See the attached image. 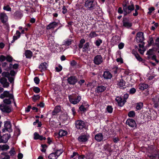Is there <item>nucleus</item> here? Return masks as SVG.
<instances>
[{
	"label": "nucleus",
	"instance_id": "nucleus-1",
	"mask_svg": "<svg viewBox=\"0 0 159 159\" xmlns=\"http://www.w3.org/2000/svg\"><path fill=\"white\" fill-rule=\"evenodd\" d=\"M123 10L121 7H119L118 10V12L120 14L124 13V16L130 13L134 10V5L133 2L131 1L130 2L127 0L124 1L122 4Z\"/></svg>",
	"mask_w": 159,
	"mask_h": 159
},
{
	"label": "nucleus",
	"instance_id": "nucleus-2",
	"mask_svg": "<svg viewBox=\"0 0 159 159\" xmlns=\"http://www.w3.org/2000/svg\"><path fill=\"white\" fill-rule=\"evenodd\" d=\"M85 40L84 39H82L80 40V43L78 44V47L79 48H82V51L84 52H88L90 51L89 47V42H86L83 46V44L85 43Z\"/></svg>",
	"mask_w": 159,
	"mask_h": 159
},
{
	"label": "nucleus",
	"instance_id": "nucleus-3",
	"mask_svg": "<svg viewBox=\"0 0 159 159\" xmlns=\"http://www.w3.org/2000/svg\"><path fill=\"white\" fill-rule=\"evenodd\" d=\"M96 3L94 0H87L84 4V6L89 10H93L94 9Z\"/></svg>",
	"mask_w": 159,
	"mask_h": 159
},
{
	"label": "nucleus",
	"instance_id": "nucleus-4",
	"mask_svg": "<svg viewBox=\"0 0 159 159\" xmlns=\"http://www.w3.org/2000/svg\"><path fill=\"white\" fill-rule=\"evenodd\" d=\"M0 109L2 111L4 112L9 113L11 111V107L7 104H5L0 105Z\"/></svg>",
	"mask_w": 159,
	"mask_h": 159
},
{
	"label": "nucleus",
	"instance_id": "nucleus-5",
	"mask_svg": "<svg viewBox=\"0 0 159 159\" xmlns=\"http://www.w3.org/2000/svg\"><path fill=\"white\" fill-rule=\"evenodd\" d=\"M144 39V38L143 32H139L137 33L136 37V41L137 42L142 43Z\"/></svg>",
	"mask_w": 159,
	"mask_h": 159
},
{
	"label": "nucleus",
	"instance_id": "nucleus-6",
	"mask_svg": "<svg viewBox=\"0 0 159 159\" xmlns=\"http://www.w3.org/2000/svg\"><path fill=\"white\" fill-rule=\"evenodd\" d=\"M76 127L78 129H81L85 127L84 122L81 120H78L75 122Z\"/></svg>",
	"mask_w": 159,
	"mask_h": 159
},
{
	"label": "nucleus",
	"instance_id": "nucleus-7",
	"mask_svg": "<svg viewBox=\"0 0 159 159\" xmlns=\"http://www.w3.org/2000/svg\"><path fill=\"white\" fill-rule=\"evenodd\" d=\"M93 61L95 64L99 65L102 63L103 58L101 55H98L94 57Z\"/></svg>",
	"mask_w": 159,
	"mask_h": 159
},
{
	"label": "nucleus",
	"instance_id": "nucleus-8",
	"mask_svg": "<svg viewBox=\"0 0 159 159\" xmlns=\"http://www.w3.org/2000/svg\"><path fill=\"white\" fill-rule=\"evenodd\" d=\"M4 126L5 127L4 129H2V132H4L5 130L11 132L12 131V129H11V122L9 121H6L5 122Z\"/></svg>",
	"mask_w": 159,
	"mask_h": 159
},
{
	"label": "nucleus",
	"instance_id": "nucleus-9",
	"mask_svg": "<svg viewBox=\"0 0 159 159\" xmlns=\"http://www.w3.org/2000/svg\"><path fill=\"white\" fill-rule=\"evenodd\" d=\"M69 98L70 102L74 104H75L78 103L81 99V97L80 96H78L77 98H72L71 95L69 96Z\"/></svg>",
	"mask_w": 159,
	"mask_h": 159
},
{
	"label": "nucleus",
	"instance_id": "nucleus-10",
	"mask_svg": "<svg viewBox=\"0 0 159 159\" xmlns=\"http://www.w3.org/2000/svg\"><path fill=\"white\" fill-rule=\"evenodd\" d=\"M126 124L132 128L136 127V126L135 121L132 119L129 118L126 121Z\"/></svg>",
	"mask_w": 159,
	"mask_h": 159
},
{
	"label": "nucleus",
	"instance_id": "nucleus-11",
	"mask_svg": "<svg viewBox=\"0 0 159 159\" xmlns=\"http://www.w3.org/2000/svg\"><path fill=\"white\" fill-rule=\"evenodd\" d=\"M89 138V136L86 135H81L79 136L78 138V140L79 142L84 143L87 142Z\"/></svg>",
	"mask_w": 159,
	"mask_h": 159
},
{
	"label": "nucleus",
	"instance_id": "nucleus-12",
	"mask_svg": "<svg viewBox=\"0 0 159 159\" xmlns=\"http://www.w3.org/2000/svg\"><path fill=\"white\" fill-rule=\"evenodd\" d=\"M0 83L4 88H7L9 86V84L7 82V79L5 77H0Z\"/></svg>",
	"mask_w": 159,
	"mask_h": 159
},
{
	"label": "nucleus",
	"instance_id": "nucleus-13",
	"mask_svg": "<svg viewBox=\"0 0 159 159\" xmlns=\"http://www.w3.org/2000/svg\"><path fill=\"white\" fill-rule=\"evenodd\" d=\"M67 80L69 84L72 85L75 84L77 81L76 77L75 76H71L68 77Z\"/></svg>",
	"mask_w": 159,
	"mask_h": 159
},
{
	"label": "nucleus",
	"instance_id": "nucleus-14",
	"mask_svg": "<svg viewBox=\"0 0 159 159\" xmlns=\"http://www.w3.org/2000/svg\"><path fill=\"white\" fill-rule=\"evenodd\" d=\"M115 100L117 102L118 106L121 107H123L126 102L125 100H122L121 97L119 96L117 97L115 99Z\"/></svg>",
	"mask_w": 159,
	"mask_h": 159
},
{
	"label": "nucleus",
	"instance_id": "nucleus-15",
	"mask_svg": "<svg viewBox=\"0 0 159 159\" xmlns=\"http://www.w3.org/2000/svg\"><path fill=\"white\" fill-rule=\"evenodd\" d=\"M123 26L129 28L132 25V24L130 22L129 20L126 18H123Z\"/></svg>",
	"mask_w": 159,
	"mask_h": 159
},
{
	"label": "nucleus",
	"instance_id": "nucleus-16",
	"mask_svg": "<svg viewBox=\"0 0 159 159\" xmlns=\"http://www.w3.org/2000/svg\"><path fill=\"white\" fill-rule=\"evenodd\" d=\"M0 20L2 22L5 24L7 21L8 17L6 14L4 13H1L0 14Z\"/></svg>",
	"mask_w": 159,
	"mask_h": 159
},
{
	"label": "nucleus",
	"instance_id": "nucleus-17",
	"mask_svg": "<svg viewBox=\"0 0 159 159\" xmlns=\"http://www.w3.org/2000/svg\"><path fill=\"white\" fill-rule=\"evenodd\" d=\"M10 137L11 135L9 133L5 134L1 136V140L3 142V143H6Z\"/></svg>",
	"mask_w": 159,
	"mask_h": 159
},
{
	"label": "nucleus",
	"instance_id": "nucleus-18",
	"mask_svg": "<svg viewBox=\"0 0 159 159\" xmlns=\"http://www.w3.org/2000/svg\"><path fill=\"white\" fill-rule=\"evenodd\" d=\"M48 66V64L45 62L41 63L39 66V68L40 69L41 72L47 70V66Z\"/></svg>",
	"mask_w": 159,
	"mask_h": 159
},
{
	"label": "nucleus",
	"instance_id": "nucleus-19",
	"mask_svg": "<svg viewBox=\"0 0 159 159\" xmlns=\"http://www.w3.org/2000/svg\"><path fill=\"white\" fill-rule=\"evenodd\" d=\"M58 25V23L54 21L50 23L47 26L46 29L47 30L53 29Z\"/></svg>",
	"mask_w": 159,
	"mask_h": 159
},
{
	"label": "nucleus",
	"instance_id": "nucleus-20",
	"mask_svg": "<svg viewBox=\"0 0 159 159\" xmlns=\"http://www.w3.org/2000/svg\"><path fill=\"white\" fill-rule=\"evenodd\" d=\"M103 78L105 79H111L112 75L111 73L109 71H105L104 72L103 75Z\"/></svg>",
	"mask_w": 159,
	"mask_h": 159
},
{
	"label": "nucleus",
	"instance_id": "nucleus-21",
	"mask_svg": "<svg viewBox=\"0 0 159 159\" xmlns=\"http://www.w3.org/2000/svg\"><path fill=\"white\" fill-rule=\"evenodd\" d=\"M106 86L102 85L98 86L96 89V91L98 93L102 92L106 89Z\"/></svg>",
	"mask_w": 159,
	"mask_h": 159
},
{
	"label": "nucleus",
	"instance_id": "nucleus-22",
	"mask_svg": "<svg viewBox=\"0 0 159 159\" xmlns=\"http://www.w3.org/2000/svg\"><path fill=\"white\" fill-rule=\"evenodd\" d=\"M103 136L101 133H99L95 136V139L98 142H100L102 141L103 139Z\"/></svg>",
	"mask_w": 159,
	"mask_h": 159
},
{
	"label": "nucleus",
	"instance_id": "nucleus-23",
	"mask_svg": "<svg viewBox=\"0 0 159 159\" xmlns=\"http://www.w3.org/2000/svg\"><path fill=\"white\" fill-rule=\"evenodd\" d=\"M61 110V107L60 106H56L52 112V115L53 116L56 115L57 113L60 111Z\"/></svg>",
	"mask_w": 159,
	"mask_h": 159
},
{
	"label": "nucleus",
	"instance_id": "nucleus-24",
	"mask_svg": "<svg viewBox=\"0 0 159 159\" xmlns=\"http://www.w3.org/2000/svg\"><path fill=\"white\" fill-rule=\"evenodd\" d=\"M24 55L27 58L30 59L32 56L33 53L30 50H26L25 51Z\"/></svg>",
	"mask_w": 159,
	"mask_h": 159
},
{
	"label": "nucleus",
	"instance_id": "nucleus-25",
	"mask_svg": "<svg viewBox=\"0 0 159 159\" xmlns=\"http://www.w3.org/2000/svg\"><path fill=\"white\" fill-rule=\"evenodd\" d=\"M118 86L120 89H123L126 87L125 85V82L123 80H121L120 81L117 83Z\"/></svg>",
	"mask_w": 159,
	"mask_h": 159
},
{
	"label": "nucleus",
	"instance_id": "nucleus-26",
	"mask_svg": "<svg viewBox=\"0 0 159 159\" xmlns=\"http://www.w3.org/2000/svg\"><path fill=\"white\" fill-rule=\"evenodd\" d=\"M132 53L139 61H142V58L140 56L139 54L136 52L133 51Z\"/></svg>",
	"mask_w": 159,
	"mask_h": 159
},
{
	"label": "nucleus",
	"instance_id": "nucleus-27",
	"mask_svg": "<svg viewBox=\"0 0 159 159\" xmlns=\"http://www.w3.org/2000/svg\"><path fill=\"white\" fill-rule=\"evenodd\" d=\"M22 16V14L19 11H16L14 14V17L16 19H20Z\"/></svg>",
	"mask_w": 159,
	"mask_h": 159
},
{
	"label": "nucleus",
	"instance_id": "nucleus-28",
	"mask_svg": "<svg viewBox=\"0 0 159 159\" xmlns=\"http://www.w3.org/2000/svg\"><path fill=\"white\" fill-rule=\"evenodd\" d=\"M148 84H140L139 85V88L140 89L143 90L148 87Z\"/></svg>",
	"mask_w": 159,
	"mask_h": 159
},
{
	"label": "nucleus",
	"instance_id": "nucleus-29",
	"mask_svg": "<svg viewBox=\"0 0 159 159\" xmlns=\"http://www.w3.org/2000/svg\"><path fill=\"white\" fill-rule=\"evenodd\" d=\"M48 158L49 159H57L58 158L56 153L55 152L51 153L49 156Z\"/></svg>",
	"mask_w": 159,
	"mask_h": 159
},
{
	"label": "nucleus",
	"instance_id": "nucleus-30",
	"mask_svg": "<svg viewBox=\"0 0 159 159\" xmlns=\"http://www.w3.org/2000/svg\"><path fill=\"white\" fill-rule=\"evenodd\" d=\"M72 41L71 39H67L64 41L63 45L66 46H68L71 44Z\"/></svg>",
	"mask_w": 159,
	"mask_h": 159
},
{
	"label": "nucleus",
	"instance_id": "nucleus-31",
	"mask_svg": "<svg viewBox=\"0 0 159 159\" xmlns=\"http://www.w3.org/2000/svg\"><path fill=\"white\" fill-rule=\"evenodd\" d=\"M67 133L66 131L64 130L61 129L59 130V135L61 137H62L66 135Z\"/></svg>",
	"mask_w": 159,
	"mask_h": 159
},
{
	"label": "nucleus",
	"instance_id": "nucleus-32",
	"mask_svg": "<svg viewBox=\"0 0 159 159\" xmlns=\"http://www.w3.org/2000/svg\"><path fill=\"white\" fill-rule=\"evenodd\" d=\"M55 151V152H54L56 153V154L57 156V157L59 156L63 152V150L62 149L57 150L56 151Z\"/></svg>",
	"mask_w": 159,
	"mask_h": 159
},
{
	"label": "nucleus",
	"instance_id": "nucleus-33",
	"mask_svg": "<svg viewBox=\"0 0 159 159\" xmlns=\"http://www.w3.org/2000/svg\"><path fill=\"white\" fill-rule=\"evenodd\" d=\"M2 150H7L9 149V146L6 144H3L1 145Z\"/></svg>",
	"mask_w": 159,
	"mask_h": 159
},
{
	"label": "nucleus",
	"instance_id": "nucleus-34",
	"mask_svg": "<svg viewBox=\"0 0 159 159\" xmlns=\"http://www.w3.org/2000/svg\"><path fill=\"white\" fill-rule=\"evenodd\" d=\"M98 36L95 32L93 31L91 32L89 34V37L91 38H93L96 37Z\"/></svg>",
	"mask_w": 159,
	"mask_h": 159
},
{
	"label": "nucleus",
	"instance_id": "nucleus-35",
	"mask_svg": "<svg viewBox=\"0 0 159 159\" xmlns=\"http://www.w3.org/2000/svg\"><path fill=\"white\" fill-rule=\"evenodd\" d=\"M143 106V103L139 102L136 104V109L137 110H140Z\"/></svg>",
	"mask_w": 159,
	"mask_h": 159
},
{
	"label": "nucleus",
	"instance_id": "nucleus-36",
	"mask_svg": "<svg viewBox=\"0 0 159 159\" xmlns=\"http://www.w3.org/2000/svg\"><path fill=\"white\" fill-rule=\"evenodd\" d=\"M40 97L39 95H34L32 97V99L34 102H35L37 100H39L40 98Z\"/></svg>",
	"mask_w": 159,
	"mask_h": 159
},
{
	"label": "nucleus",
	"instance_id": "nucleus-37",
	"mask_svg": "<svg viewBox=\"0 0 159 159\" xmlns=\"http://www.w3.org/2000/svg\"><path fill=\"white\" fill-rule=\"evenodd\" d=\"M128 115L129 117H134L135 116V112L133 111H131L128 113Z\"/></svg>",
	"mask_w": 159,
	"mask_h": 159
},
{
	"label": "nucleus",
	"instance_id": "nucleus-38",
	"mask_svg": "<svg viewBox=\"0 0 159 159\" xmlns=\"http://www.w3.org/2000/svg\"><path fill=\"white\" fill-rule=\"evenodd\" d=\"M87 107H85L83 105H82L80 107H79V109L81 111H84L86 110V108L89 107L88 105H86Z\"/></svg>",
	"mask_w": 159,
	"mask_h": 159
},
{
	"label": "nucleus",
	"instance_id": "nucleus-39",
	"mask_svg": "<svg viewBox=\"0 0 159 159\" xmlns=\"http://www.w3.org/2000/svg\"><path fill=\"white\" fill-rule=\"evenodd\" d=\"M102 40L99 39L96 41L95 43L96 46H99L102 43Z\"/></svg>",
	"mask_w": 159,
	"mask_h": 159
},
{
	"label": "nucleus",
	"instance_id": "nucleus-40",
	"mask_svg": "<svg viewBox=\"0 0 159 159\" xmlns=\"http://www.w3.org/2000/svg\"><path fill=\"white\" fill-rule=\"evenodd\" d=\"M2 77H8L10 75V74L8 72H3L2 74Z\"/></svg>",
	"mask_w": 159,
	"mask_h": 159
},
{
	"label": "nucleus",
	"instance_id": "nucleus-41",
	"mask_svg": "<svg viewBox=\"0 0 159 159\" xmlns=\"http://www.w3.org/2000/svg\"><path fill=\"white\" fill-rule=\"evenodd\" d=\"M154 49H149L147 52L146 54L149 56L153 55Z\"/></svg>",
	"mask_w": 159,
	"mask_h": 159
},
{
	"label": "nucleus",
	"instance_id": "nucleus-42",
	"mask_svg": "<svg viewBox=\"0 0 159 159\" xmlns=\"http://www.w3.org/2000/svg\"><path fill=\"white\" fill-rule=\"evenodd\" d=\"M6 60L8 62H11L12 61L13 58L10 55H8L6 57Z\"/></svg>",
	"mask_w": 159,
	"mask_h": 159
},
{
	"label": "nucleus",
	"instance_id": "nucleus-43",
	"mask_svg": "<svg viewBox=\"0 0 159 159\" xmlns=\"http://www.w3.org/2000/svg\"><path fill=\"white\" fill-rule=\"evenodd\" d=\"M55 69L56 70V71L59 72L62 70V67L61 65H59L58 67H55Z\"/></svg>",
	"mask_w": 159,
	"mask_h": 159
},
{
	"label": "nucleus",
	"instance_id": "nucleus-44",
	"mask_svg": "<svg viewBox=\"0 0 159 159\" xmlns=\"http://www.w3.org/2000/svg\"><path fill=\"white\" fill-rule=\"evenodd\" d=\"M9 153L11 156H13L16 153L14 148H12L9 151Z\"/></svg>",
	"mask_w": 159,
	"mask_h": 159
},
{
	"label": "nucleus",
	"instance_id": "nucleus-45",
	"mask_svg": "<svg viewBox=\"0 0 159 159\" xmlns=\"http://www.w3.org/2000/svg\"><path fill=\"white\" fill-rule=\"evenodd\" d=\"M107 111L110 113H111L113 111V108L111 106H108L107 107Z\"/></svg>",
	"mask_w": 159,
	"mask_h": 159
},
{
	"label": "nucleus",
	"instance_id": "nucleus-46",
	"mask_svg": "<svg viewBox=\"0 0 159 159\" xmlns=\"http://www.w3.org/2000/svg\"><path fill=\"white\" fill-rule=\"evenodd\" d=\"M4 104H11V101L9 99H5L3 100Z\"/></svg>",
	"mask_w": 159,
	"mask_h": 159
},
{
	"label": "nucleus",
	"instance_id": "nucleus-47",
	"mask_svg": "<svg viewBox=\"0 0 159 159\" xmlns=\"http://www.w3.org/2000/svg\"><path fill=\"white\" fill-rule=\"evenodd\" d=\"M33 91L36 93H38L40 92V89L38 87H35L33 89Z\"/></svg>",
	"mask_w": 159,
	"mask_h": 159
},
{
	"label": "nucleus",
	"instance_id": "nucleus-48",
	"mask_svg": "<svg viewBox=\"0 0 159 159\" xmlns=\"http://www.w3.org/2000/svg\"><path fill=\"white\" fill-rule=\"evenodd\" d=\"M20 33L18 30H17L15 35L13 36H15L17 39L19 38L20 36Z\"/></svg>",
	"mask_w": 159,
	"mask_h": 159
},
{
	"label": "nucleus",
	"instance_id": "nucleus-49",
	"mask_svg": "<svg viewBox=\"0 0 159 159\" xmlns=\"http://www.w3.org/2000/svg\"><path fill=\"white\" fill-rule=\"evenodd\" d=\"M34 139L35 140L39 139L40 135L37 132H35L34 134Z\"/></svg>",
	"mask_w": 159,
	"mask_h": 159
},
{
	"label": "nucleus",
	"instance_id": "nucleus-50",
	"mask_svg": "<svg viewBox=\"0 0 159 159\" xmlns=\"http://www.w3.org/2000/svg\"><path fill=\"white\" fill-rule=\"evenodd\" d=\"M34 81L36 84H38L39 83L40 80L37 77H35L34 78Z\"/></svg>",
	"mask_w": 159,
	"mask_h": 159
},
{
	"label": "nucleus",
	"instance_id": "nucleus-51",
	"mask_svg": "<svg viewBox=\"0 0 159 159\" xmlns=\"http://www.w3.org/2000/svg\"><path fill=\"white\" fill-rule=\"evenodd\" d=\"M3 9L5 10H6L7 11H11V8L9 7V6H4L3 7Z\"/></svg>",
	"mask_w": 159,
	"mask_h": 159
},
{
	"label": "nucleus",
	"instance_id": "nucleus-52",
	"mask_svg": "<svg viewBox=\"0 0 159 159\" xmlns=\"http://www.w3.org/2000/svg\"><path fill=\"white\" fill-rule=\"evenodd\" d=\"M6 60V57L4 55H2L0 56V61L2 62Z\"/></svg>",
	"mask_w": 159,
	"mask_h": 159
},
{
	"label": "nucleus",
	"instance_id": "nucleus-53",
	"mask_svg": "<svg viewBox=\"0 0 159 159\" xmlns=\"http://www.w3.org/2000/svg\"><path fill=\"white\" fill-rule=\"evenodd\" d=\"M136 91V89L134 88H133L130 89L129 93L131 94H133L135 93Z\"/></svg>",
	"mask_w": 159,
	"mask_h": 159
},
{
	"label": "nucleus",
	"instance_id": "nucleus-54",
	"mask_svg": "<svg viewBox=\"0 0 159 159\" xmlns=\"http://www.w3.org/2000/svg\"><path fill=\"white\" fill-rule=\"evenodd\" d=\"M153 42L154 41L152 38V37H150L149 40L148 42L149 45H151L152 43H153Z\"/></svg>",
	"mask_w": 159,
	"mask_h": 159
},
{
	"label": "nucleus",
	"instance_id": "nucleus-55",
	"mask_svg": "<svg viewBox=\"0 0 159 159\" xmlns=\"http://www.w3.org/2000/svg\"><path fill=\"white\" fill-rule=\"evenodd\" d=\"M78 156L79 154L77 152H74L73 154L70 156V158H73L75 156Z\"/></svg>",
	"mask_w": 159,
	"mask_h": 159
},
{
	"label": "nucleus",
	"instance_id": "nucleus-56",
	"mask_svg": "<svg viewBox=\"0 0 159 159\" xmlns=\"http://www.w3.org/2000/svg\"><path fill=\"white\" fill-rule=\"evenodd\" d=\"M155 10L154 8L153 7H151L148 8L149 11L148 12L149 14H150L152 12Z\"/></svg>",
	"mask_w": 159,
	"mask_h": 159
},
{
	"label": "nucleus",
	"instance_id": "nucleus-57",
	"mask_svg": "<svg viewBox=\"0 0 159 159\" xmlns=\"http://www.w3.org/2000/svg\"><path fill=\"white\" fill-rule=\"evenodd\" d=\"M8 80L9 82L11 83H13L14 82V79L12 77H9V76L8 77Z\"/></svg>",
	"mask_w": 159,
	"mask_h": 159
},
{
	"label": "nucleus",
	"instance_id": "nucleus-58",
	"mask_svg": "<svg viewBox=\"0 0 159 159\" xmlns=\"http://www.w3.org/2000/svg\"><path fill=\"white\" fill-rule=\"evenodd\" d=\"M63 10L62 12L63 14H66L67 12V9H66L65 7L64 6L62 8Z\"/></svg>",
	"mask_w": 159,
	"mask_h": 159
},
{
	"label": "nucleus",
	"instance_id": "nucleus-59",
	"mask_svg": "<svg viewBox=\"0 0 159 159\" xmlns=\"http://www.w3.org/2000/svg\"><path fill=\"white\" fill-rule=\"evenodd\" d=\"M3 93H4V94H5L6 97H9L10 94L9 92L5 91H4Z\"/></svg>",
	"mask_w": 159,
	"mask_h": 159
},
{
	"label": "nucleus",
	"instance_id": "nucleus-60",
	"mask_svg": "<svg viewBox=\"0 0 159 159\" xmlns=\"http://www.w3.org/2000/svg\"><path fill=\"white\" fill-rule=\"evenodd\" d=\"M124 44L123 43H121L118 45V47L119 49H121L123 48L124 47Z\"/></svg>",
	"mask_w": 159,
	"mask_h": 159
},
{
	"label": "nucleus",
	"instance_id": "nucleus-61",
	"mask_svg": "<svg viewBox=\"0 0 159 159\" xmlns=\"http://www.w3.org/2000/svg\"><path fill=\"white\" fill-rule=\"evenodd\" d=\"M156 42L155 44L157 47H159V38H158L156 39Z\"/></svg>",
	"mask_w": 159,
	"mask_h": 159
},
{
	"label": "nucleus",
	"instance_id": "nucleus-62",
	"mask_svg": "<svg viewBox=\"0 0 159 159\" xmlns=\"http://www.w3.org/2000/svg\"><path fill=\"white\" fill-rule=\"evenodd\" d=\"M23 157V155L21 153H19L18 154L17 157L18 159H21Z\"/></svg>",
	"mask_w": 159,
	"mask_h": 159
},
{
	"label": "nucleus",
	"instance_id": "nucleus-63",
	"mask_svg": "<svg viewBox=\"0 0 159 159\" xmlns=\"http://www.w3.org/2000/svg\"><path fill=\"white\" fill-rule=\"evenodd\" d=\"M129 94L128 93H126L124 95V99L123 100H126L128 98Z\"/></svg>",
	"mask_w": 159,
	"mask_h": 159
},
{
	"label": "nucleus",
	"instance_id": "nucleus-64",
	"mask_svg": "<svg viewBox=\"0 0 159 159\" xmlns=\"http://www.w3.org/2000/svg\"><path fill=\"white\" fill-rule=\"evenodd\" d=\"M119 141L118 138L116 137L113 139V141L115 143H117Z\"/></svg>",
	"mask_w": 159,
	"mask_h": 159
}]
</instances>
